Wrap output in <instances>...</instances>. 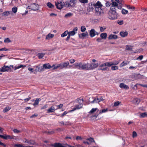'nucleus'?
Wrapping results in <instances>:
<instances>
[{
    "label": "nucleus",
    "instance_id": "nucleus-1",
    "mask_svg": "<svg viewBox=\"0 0 147 147\" xmlns=\"http://www.w3.org/2000/svg\"><path fill=\"white\" fill-rule=\"evenodd\" d=\"M118 17V14L115 10V8L111 7L109 13L108 18L111 20H114L117 19Z\"/></svg>",
    "mask_w": 147,
    "mask_h": 147
},
{
    "label": "nucleus",
    "instance_id": "nucleus-2",
    "mask_svg": "<svg viewBox=\"0 0 147 147\" xmlns=\"http://www.w3.org/2000/svg\"><path fill=\"white\" fill-rule=\"evenodd\" d=\"M11 67H12V69L13 68V67L12 65H10L9 66L4 65L0 68V71L3 72L11 71L12 69Z\"/></svg>",
    "mask_w": 147,
    "mask_h": 147
},
{
    "label": "nucleus",
    "instance_id": "nucleus-3",
    "mask_svg": "<svg viewBox=\"0 0 147 147\" xmlns=\"http://www.w3.org/2000/svg\"><path fill=\"white\" fill-rule=\"evenodd\" d=\"M102 6L100 2L98 1L97 3L91 4V5H89V7L91 8L96 9V8H101Z\"/></svg>",
    "mask_w": 147,
    "mask_h": 147
},
{
    "label": "nucleus",
    "instance_id": "nucleus-4",
    "mask_svg": "<svg viewBox=\"0 0 147 147\" xmlns=\"http://www.w3.org/2000/svg\"><path fill=\"white\" fill-rule=\"evenodd\" d=\"M76 2V0H68L66 1L65 5L66 7H74Z\"/></svg>",
    "mask_w": 147,
    "mask_h": 147
},
{
    "label": "nucleus",
    "instance_id": "nucleus-5",
    "mask_svg": "<svg viewBox=\"0 0 147 147\" xmlns=\"http://www.w3.org/2000/svg\"><path fill=\"white\" fill-rule=\"evenodd\" d=\"M78 101L79 104L75 105L74 108L72 110V111H74L76 110L82 108L83 106L82 102L83 101V100L82 99H79Z\"/></svg>",
    "mask_w": 147,
    "mask_h": 147
},
{
    "label": "nucleus",
    "instance_id": "nucleus-6",
    "mask_svg": "<svg viewBox=\"0 0 147 147\" xmlns=\"http://www.w3.org/2000/svg\"><path fill=\"white\" fill-rule=\"evenodd\" d=\"M95 13L97 16H100L103 13V11L101 8H96L95 9Z\"/></svg>",
    "mask_w": 147,
    "mask_h": 147
},
{
    "label": "nucleus",
    "instance_id": "nucleus-7",
    "mask_svg": "<svg viewBox=\"0 0 147 147\" xmlns=\"http://www.w3.org/2000/svg\"><path fill=\"white\" fill-rule=\"evenodd\" d=\"M91 69V64L89 63H82V69L89 70Z\"/></svg>",
    "mask_w": 147,
    "mask_h": 147
},
{
    "label": "nucleus",
    "instance_id": "nucleus-8",
    "mask_svg": "<svg viewBox=\"0 0 147 147\" xmlns=\"http://www.w3.org/2000/svg\"><path fill=\"white\" fill-rule=\"evenodd\" d=\"M69 63L68 61L64 62L63 63H61L59 64L60 68L62 69L63 68H67V66L69 65Z\"/></svg>",
    "mask_w": 147,
    "mask_h": 147
},
{
    "label": "nucleus",
    "instance_id": "nucleus-9",
    "mask_svg": "<svg viewBox=\"0 0 147 147\" xmlns=\"http://www.w3.org/2000/svg\"><path fill=\"white\" fill-rule=\"evenodd\" d=\"M98 33L93 28L91 29L89 32L90 36L91 37H93L96 35H98Z\"/></svg>",
    "mask_w": 147,
    "mask_h": 147
},
{
    "label": "nucleus",
    "instance_id": "nucleus-10",
    "mask_svg": "<svg viewBox=\"0 0 147 147\" xmlns=\"http://www.w3.org/2000/svg\"><path fill=\"white\" fill-rule=\"evenodd\" d=\"M29 9L34 11L37 10L38 7V5L35 3H33L30 6H28Z\"/></svg>",
    "mask_w": 147,
    "mask_h": 147
},
{
    "label": "nucleus",
    "instance_id": "nucleus-11",
    "mask_svg": "<svg viewBox=\"0 0 147 147\" xmlns=\"http://www.w3.org/2000/svg\"><path fill=\"white\" fill-rule=\"evenodd\" d=\"M65 4L64 2H57L55 3L56 6H57V8L59 9H61L62 8Z\"/></svg>",
    "mask_w": 147,
    "mask_h": 147
},
{
    "label": "nucleus",
    "instance_id": "nucleus-12",
    "mask_svg": "<svg viewBox=\"0 0 147 147\" xmlns=\"http://www.w3.org/2000/svg\"><path fill=\"white\" fill-rule=\"evenodd\" d=\"M78 28L77 27L74 28L72 31L69 32L68 34L71 36H73L77 33Z\"/></svg>",
    "mask_w": 147,
    "mask_h": 147
},
{
    "label": "nucleus",
    "instance_id": "nucleus-13",
    "mask_svg": "<svg viewBox=\"0 0 147 147\" xmlns=\"http://www.w3.org/2000/svg\"><path fill=\"white\" fill-rule=\"evenodd\" d=\"M82 62L75 63L74 64V65L76 68L80 69H82Z\"/></svg>",
    "mask_w": 147,
    "mask_h": 147
},
{
    "label": "nucleus",
    "instance_id": "nucleus-14",
    "mask_svg": "<svg viewBox=\"0 0 147 147\" xmlns=\"http://www.w3.org/2000/svg\"><path fill=\"white\" fill-rule=\"evenodd\" d=\"M88 36V34L87 32H86L81 34H79V37L81 39H84L85 37Z\"/></svg>",
    "mask_w": 147,
    "mask_h": 147
},
{
    "label": "nucleus",
    "instance_id": "nucleus-15",
    "mask_svg": "<svg viewBox=\"0 0 147 147\" xmlns=\"http://www.w3.org/2000/svg\"><path fill=\"white\" fill-rule=\"evenodd\" d=\"M119 86L121 88L125 90H127L129 88V87L128 86L125 85L124 83H120Z\"/></svg>",
    "mask_w": 147,
    "mask_h": 147
},
{
    "label": "nucleus",
    "instance_id": "nucleus-16",
    "mask_svg": "<svg viewBox=\"0 0 147 147\" xmlns=\"http://www.w3.org/2000/svg\"><path fill=\"white\" fill-rule=\"evenodd\" d=\"M117 38L118 36L117 35L112 34L110 35L108 37V39L109 40L116 39Z\"/></svg>",
    "mask_w": 147,
    "mask_h": 147
},
{
    "label": "nucleus",
    "instance_id": "nucleus-17",
    "mask_svg": "<svg viewBox=\"0 0 147 147\" xmlns=\"http://www.w3.org/2000/svg\"><path fill=\"white\" fill-rule=\"evenodd\" d=\"M36 67V69L34 70V73H35V72H40L43 69L42 67H40L38 66H35Z\"/></svg>",
    "mask_w": 147,
    "mask_h": 147
},
{
    "label": "nucleus",
    "instance_id": "nucleus-18",
    "mask_svg": "<svg viewBox=\"0 0 147 147\" xmlns=\"http://www.w3.org/2000/svg\"><path fill=\"white\" fill-rule=\"evenodd\" d=\"M51 66L49 63H46L44 64L43 65V69H49L51 68Z\"/></svg>",
    "mask_w": 147,
    "mask_h": 147
},
{
    "label": "nucleus",
    "instance_id": "nucleus-19",
    "mask_svg": "<svg viewBox=\"0 0 147 147\" xmlns=\"http://www.w3.org/2000/svg\"><path fill=\"white\" fill-rule=\"evenodd\" d=\"M109 64L110 67H111L113 65H117L119 63V62L115 60L114 61H113L109 62Z\"/></svg>",
    "mask_w": 147,
    "mask_h": 147
},
{
    "label": "nucleus",
    "instance_id": "nucleus-20",
    "mask_svg": "<svg viewBox=\"0 0 147 147\" xmlns=\"http://www.w3.org/2000/svg\"><path fill=\"white\" fill-rule=\"evenodd\" d=\"M10 14H12L11 11H5L3 13L2 15L5 17H6L9 16Z\"/></svg>",
    "mask_w": 147,
    "mask_h": 147
},
{
    "label": "nucleus",
    "instance_id": "nucleus-21",
    "mask_svg": "<svg viewBox=\"0 0 147 147\" xmlns=\"http://www.w3.org/2000/svg\"><path fill=\"white\" fill-rule=\"evenodd\" d=\"M129 63V62L128 61H124L123 62L121 63L120 65V67H122L128 64Z\"/></svg>",
    "mask_w": 147,
    "mask_h": 147
},
{
    "label": "nucleus",
    "instance_id": "nucleus-22",
    "mask_svg": "<svg viewBox=\"0 0 147 147\" xmlns=\"http://www.w3.org/2000/svg\"><path fill=\"white\" fill-rule=\"evenodd\" d=\"M120 34L122 37H124L127 35L128 33L126 31H122L120 32Z\"/></svg>",
    "mask_w": 147,
    "mask_h": 147
},
{
    "label": "nucleus",
    "instance_id": "nucleus-23",
    "mask_svg": "<svg viewBox=\"0 0 147 147\" xmlns=\"http://www.w3.org/2000/svg\"><path fill=\"white\" fill-rule=\"evenodd\" d=\"M56 110V109H55L54 106H52L47 110V111L48 113H51L54 112Z\"/></svg>",
    "mask_w": 147,
    "mask_h": 147
},
{
    "label": "nucleus",
    "instance_id": "nucleus-24",
    "mask_svg": "<svg viewBox=\"0 0 147 147\" xmlns=\"http://www.w3.org/2000/svg\"><path fill=\"white\" fill-rule=\"evenodd\" d=\"M54 36V34L51 33H49L46 36L45 39L46 40H50V39L53 38Z\"/></svg>",
    "mask_w": 147,
    "mask_h": 147
},
{
    "label": "nucleus",
    "instance_id": "nucleus-25",
    "mask_svg": "<svg viewBox=\"0 0 147 147\" xmlns=\"http://www.w3.org/2000/svg\"><path fill=\"white\" fill-rule=\"evenodd\" d=\"M107 34L106 33H101L100 35L101 38L104 39H105L107 37Z\"/></svg>",
    "mask_w": 147,
    "mask_h": 147
},
{
    "label": "nucleus",
    "instance_id": "nucleus-26",
    "mask_svg": "<svg viewBox=\"0 0 147 147\" xmlns=\"http://www.w3.org/2000/svg\"><path fill=\"white\" fill-rule=\"evenodd\" d=\"M99 66L102 67L104 66L110 67L109 62H106L102 64H101L99 65Z\"/></svg>",
    "mask_w": 147,
    "mask_h": 147
},
{
    "label": "nucleus",
    "instance_id": "nucleus-27",
    "mask_svg": "<svg viewBox=\"0 0 147 147\" xmlns=\"http://www.w3.org/2000/svg\"><path fill=\"white\" fill-rule=\"evenodd\" d=\"M26 67L25 66L23 65H20L18 66H15L14 67V70H16V69H20V68H24V67Z\"/></svg>",
    "mask_w": 147,
    "mask_h": 147
},
{
    "label": "nucleus",
    "instance_id": "nucleus-28",
    "mask_svg": "<svg viewBox=\"0 0 147 147\" xmlns=\"http://www.w3.org/2000/svg\"><path fill=\"white\" fill-rule=\"evenodd\" d=\"M69 33V32L68 30H66L61 35V36L62 37H64L67 36Z\"/></svg>",
    "mask_w": 147,
    "mask_h": 147
},
{
    "label": "nucleus",
    "instance_id": "nucleus-29",
    "mask_svg": "<svg viewBox=\"0 0 147 147\" xmlns=\"http://www.w3.org/2000/svg\"><path fill=\"white\" fill-rule=\"evenodd\" d=\"M111 5L113 7H117L118 6V3L115 0H112Z\"/></svg>",
    "mask_w": 147,
    "mask_h": 147
},
{
    "label": "nucleus",
    "instance_id": "nucleus-30",
    "mask_svg": "<svg viewBox=\"0 0 147 147\" xmlns=\"http://www.w3.org/2000/svg\"><path fill=\"white\" fill-rule=\"evenodd\" d=\"M41 99L40 98H37L35 100V102L33 104L34 106L37 105L38 104L40 100Z\"/></svg>",
    "mask_w": 147,
    "mask_h": 147
},
{
    "label": "nucleus",
    "instance_id": "nucleus-31",
    "mask_svg": "<svg viewBox=\"0 0 147 147\" xmlns=\"http://www.w3.org/2000/svg\"><path fill=\"white\" fill-rule=\"evenodd\" d=\"M98 65V63H92L91 64V69L93 68H96Z\"/></svg>",
    "mask_w": 147,
    "mask_h": 147
},
{
    "label": "nucleus",
    "instance_id": "nucleus-32",
    "mask_svg": "<svg viewBox=\"0 0 147 147\" xmlns=\"http://www.w3.org/2000/svg\"><path fill=\"white\" fill-rule=\"evenodd\" d=\"M59 64L53 65L52 66H51V68H52L53 69H56L57 68H60V66Z\"/></svg>",
    "mask_w": 147,
    "mask_h": 147
},
{
    "label": "nucleus",
    "instance_id": "nucleus-33",
    "mask_svg": "<svg viewBox=\"0 0 147 147\" xmlns=\"http://www.w3.org/2000/svg\"><path fill=\"white\" fill-rule=\"evenodd\" d=\"M47 6L50 8H53L54 7V5H53L51 2H49L47 3Z\"/></svg>",
    "mask_w": 147,
    "mask_h": 147
},
{
    "label": "nucleus",
    "instance_id": "nucleus-34",
    "mask_svg": "<svg viewBox=\"0 0 147 147\" xmlns=\"http://www.w3.org/2000/svg\"><path fill=\"white\" fill-rule=\"evenodd\" d=\"M4 42L5 43H9L11 42V41L8 38H5L4 40Z\"/></svg>",
    "mask_w": 147,
    "mask_h": 147
},
{
    "label": "nucleus",
    "instance_id": "nucleus-35",
    "mask_svg": "<svg viewBox=\"0 0 147 147\" xmlns=\"http://www.w3.org/2000/svg\"><path fill=\"white\" fill-rule=\"evenodd\" d=\"M147 117V113L146 112H144L143 113H141L140 115V117Z\"/></svg>",
    "mask_w": 147,
    "mask_h": 147
},
{
    "label": "nucleus",
    "instance_id": "nucleus-36",
    "mask_svg": "<svg viewBox=\"0 0 147 147\" xmlns=\"http://www.w3.org/2000/svg\"><path fill=\"white\" fill-rule=\"evenodd\" d=\"M45 54L43 53H38L37 55L39 59L42 58L45 55Z\"/></svg>",
    "mask_w": 147,
    "mask_h": 147
},
{
    "label": "nucleus",
    "instance_id": "nucleus-37",
    "mask_svg": "<svg viewBox=\"0 0 147 147\" xmlns=\"http://www.w3.org/2000/svg\"><path fill=\"white\" fill-rule=\"evenodd\" d=\"M18 8L16 7H13L12 9V12L14 13H16L17 12Z\"/></svg>",
    "mask_w": 147,
    "mask_h": 147
},
{
    "label": "nucleus",
    "instance_id": "nucleus-38",
    "mask_svg": "<svg viewBox=\"0 0 147 147\" xmlns=\"http://www.w3.org/2000/svg\"><path fill=\"white\" fill-rule=\"evenodd\" d=\"M100 102L99 98H95L91 102L92 103H98Z\"/></svg>",
    "mask_w": 147,
    "mask_h": 147
},
{
    "label": "nucleus",
    "instance_id": "nucleus-39",
    "mask_svg": "<svg viewBox=\"0 0 147 147\" xmlns=\"http://www.w3.org/2000/svg\"><path fill=\"white\" fill-rule=\"evenodd\" d=\"M111 69L113 70H116L118 69V67L115 65H112L111 67Z\"/></svg>",
    "mask_w": 147,
    "mask_h": 147
},
{
    "label": "nucleus",
    "instance_id": "nucleus-40",
    "mask_svg": "<svg viewBox=\"0 0 147 147\" xmlns=\"http://www.w3.org/2000/svg\"><path fill=\"white\" fill-rule=\"evenodd\" d=\"M132 47H132L131 46H127L125 48V50L130 51H132Z\"/></svg>",
    "mask_w": 147,
    "mask_h": 147
},
{
    "label": "nucleus",
    "instance_id": "nucleus-41",
    "mask_svg": "<svg viewBox=\"0 0 147 147\" xmlns=\"http://www.w3.org/2000/svg\"><path fill=\"white\" fill-rule=\"evenodd\" d=\"M73 14L72 13H69L65 14L64 17L65 18H67L71 16Z\"/></svg>",
    "mask_w": 147,
    "mask_h": 147
},
{
    "label": "nucleus",
    "instance_id": "nucleus-42",
    "mask_svg": "<svg viewBox=\"0 0 147 147\" xmlns=\"http://www.w3.org/2000/svg\"><path fill=\"white\" fill-rule=\"evenodd\" d=\"M11 108V107H6L3 110V112H6L9 111Z\"/></svg>",
    "mask_w": 147,
    "mask_h": 147
},
{
    "label": "nucleus",
    "instance_id": "nucleus-43",
    "mask_svg": "<svg viewBox=\"0 0 147 147\" xmlns=\"http://www.w3.org/2000/svg\"><path fill=\"white\" fill-rule=\"evenodd\" d=\"M86 30L85 27L84 26H81V31L82 32H84Z\"/></svg>",
    "mask_w": 147,
    "mask_h": 147
},
{
    "label": "nucleus",
    "instance_id": "nucleus-44",
    "mask_svg": "<svg viewBox=\"0 0 147 147\" xmlns=\"http://www.w3.org/2000/svg\"><path fill=\"white\" fill-rule=\"evenodd\" d=\"M121 13L123 14H126L128 13V11L124 9H122L121 11Z\"/></svg>",
    "mask_w": 147,
    "mask_h": 147
},
{
    "label": "nucleus",
    "instance_id": "nucleus-45",
    "mask_svg": "<svg viewBox=\"0 0 147 147\" xmlns=\"http://www.w3.org/2000/svg\"><path fill=\"white\" fill-rule=\"evenodd\" d=\"M140 101V100L138 98H136L134 100V102L137 104H138L139 103Z\"/></svg>",
    "mask_w": 147,
    "mask_h": 147
},
{
    "label": "nucleus",
    "instance_id": "nucleus-46",
    "mask_svg": "<svg viewBox=\"0 0 147 147\" xmlns=\"http://www.w3.org/2000/svg\"><path fill=\"white\" fill-rule=\"evenodd\" d=\"M121 103V102L119 101H117L114 103L113 107H116L119 105Z\"/></svg>",
    "mask_w": 147,
    "mask_h": 147
},
{
    "label": "nucleus",
    "instance_id": "nucleus-47",
    "mask_svg": "<svg viewBox=\"0 0 147 147\" xmlns=\"http://www.w3.org/2000/svg\"><path fill=\"white\" fill-rule=\"evenodd\" d=\"M108 111V109H104L101 110V111H100L99 113L100 114H101L102 113H105L107 111Z\"/></svg>",
    "mask_w": 147,
    "mask_h": 147
},
{
    "label": "nucleus",
    "instance_id": "nucleus-48",
    "mask_svg": "<svg viewBox=\"0 0 147 147\" xmlns=\"http://www.w3.org/2000/svg\"><path fill=\"white\" fill-rule=\"evenodd\" d=\"M79 1L82 3H88V0H79Z\"/></svg>",
    "mask_w": 147,
    "mask_h": 147
},
{
    "label": "nucleus",
    "instance_id": "nucleus-49",
    "mask_svg": "<svg viewBox=\"0 0 147 147\" xmlns=\"http://www.w3.org/2000/svg\"><path fill=\"white\" fill-rule=\"evenodd\" d=\"M25 142H27L29 144H33V145H34L35 144V142H34V141H26Z\"/></svg>",
    "mask_w": 147,
    "mask_h": 147
},
{
    "label": "nucleus",
    "instance_id": "nucleus-50",
    "mask_svg": "<svg viewBox=\"0 0 147 147\" xmlns=\"http://www.w3.org/2000/svg\"><path fill=\"white\" fill-rule=\"evenodd\" d=\"M97 109V108H92L91 110L89 112V113H92L93 112L96 111Z\"/></svg>",
    "mask_w": 147,
    "mask_h": 147
},
{
    "label": "nucleus",
    "instance_id": "nucleus-51",
    "mask_svg": "<svg viewBox=\"0 0 147 147\" xmlns=\"http://www.w3.org/2000/svg\"><path fill=\"white\" fill-rule=\"evenodd\" d=\"M63 104H60L58 105H57L56 106L57 107L56 109L57 110L58 109H61L63 107Z\"/></svg>",
    "mask_w": 147,
    "mask_h": 147
},
{
    "label": "nucleus",
    "instance_id": "nucleus-52",
    "mask_svg": "<svg viewBox=\"0 0 147 147\" xmlns=\"http://www.w3.org/2000/svg\"><path fill=\"white\" fill-rule=\"evenodd\" d=\"M23 145L20 144H16L14 145V147H24Z\"/></svg>",
    "mask_w": 147,
    "mask_h": 147
},
{
    "label": "nucleus",
    "instance_id": "nucleus-53",
    "mask_svg": "<svg viewBox=\"0 0 147 147\" xmlns=\"http://www.w3.org/2000/svg\"><path fill=\"white\" fill-rule=\"evenodd\" d=\"M137 136V133L135 131H133V132L132 136L133 138H135Z\"/></svg>",
    "mask_w": 147,
    "mask_h": 147
},
{
    "label": "nucleus",
    "instance_id": "nucleus-54",
    "mask_svg": "<svg viewBox=\"0 0 147 147\" xmlns=\"http://www.w3.org/2000/svg\"><path fill=\"white\" fill-rule=\"evenodd\" d=\"M13 131L14 133H18L20 132V131L16 129H14Z\"/></svg>",
    "mask_w": 147,
    "mask_h": 147
},
{
    "label": "nucleus",
    "instance_id": "nucleus-55",
    "mask_svg": "<svg viewBox=\"0 0 147 147\" xmlns=\"http://www.w3.org/2000/svg\"><path fill=\"white\" fill-rule=\"evenodd\" d=\"M0 137L3 138L5 139H7L6 135L3 136L0 135Z\"/></svg>",
    "mask_w": 147,
    "mask_h": 147
},
{
    "label": "nucleus",
    "instance_id": "nucleus-56",
    "mask_svg": "<svg viewBox=\"0 0 147 147\" xmlns=\"http://www.w3.org/2000/svg\"><path fill=\"white\" fill-rule=\"evenodd\" d=\"M87 140H89L90 142H94V141L93 138H90L87 139Z\"/></svg>",
    "mask_w": 147,
    "mask_h": 147
},
{
    "label": "nucleus",
    "instance_id": "nucleus-57",
    "mask_svg": "<svg viewBox=\"0 0 147 147\" xmlns=\"http://www.w3.org/2000/svg\"><path fill=\"white\" fill-rule=\"evenodd\" d=\"M9 50L7 49H6L5 48H2L1 49H0V51H7Z\"/></svg>",
    "mask_w": 147,
    "mask_h": 147
},
{
    "label": "nucleus",
    "instance_id": "nucleus-58",
    "mask_svg": "<svg viewBox=\"0 0 147 147\" xmlns=\"http://www.w3.org/2000/svg\"><path fill=\"white\" fill-rule=\"evenodd\" d=\"M105 29H106V28L105 27L104 28V27H100V31L102 32L104 31V30Z\"/></svg>",
    "mask_w": 147,
    "mask_h": 147
},
{
    "label": "nucleus",
    "instance_id": "nucleus-59",
    "mask_svg": "<svg viewBox=\"0 0 147 147\" xmlns=\"http://www.w3.org/2000/svg\"><path fill=\"white\" fill-rule=\"evenodd\" d=\"M75 61V60L74 59H71L69 60L70 63H74Z\"/></svg>",
    "mask_w": 147,
    "mask_h": 147
},
{
    "label": "nucleus",
    "instance_id": "nucleus-60",
    "mask_svg": "<svg viewBox=\"0 0 147 147\" xmlns=\"http://www.w3.org/2000/svg\"><path fill=\"white\" fill-rule=\"evenodd\" d=\"M82 138L80 136H77L76 138V139L77 140H82Z\"/></svg>",
    "mask_w": 147,
    "mask_h": 147
},
{
    "label": "nucleus",
    "instance_id": "nucleus-61",
    "mask_svg": "<svg viewBox=\"0 0 147 147\" xmlns=\"http://www.w3.org/2000/svg\"><path fill=\"white\" fill-rule=\"evenodd\" d=\"M111 4L110 3L107 2L105 3L106 6V7H109L110 6Z\"/></svg>",
    "mask_w": 147,
    "mask_h": 147
},
{
    "label": "nucleus",
    "instance_id": "nucleus-62",
    "mask_svg": "<svg viewBox=\"0 0 147 147\" xmlns=\"http://www.w3.org/2000/svg\"><path fill=\"white\" fill-rule=\"evenodd\" d=\"M38 115L37 114H34V115H32L30 117V118H32L34 117H37L38 116Z\"/></svg>",
    "mask_w": 147,
    "mask_h": 147
},
{
    "label": "nucleus",
    "instance_id": "nucleus-63",
    "mask_svg": "<svg viewBox=\"0 0 147 147\" xmlns=\"http://www.w3.org/2000/svg\"><path fill=\"white\" fill-rule=\"evenodd\" d=\"M143 58V56L142 55L140 56L137 58V59H139L140 60H141Z\"/></svg>",
    "mask_w": 147,
    "mask_h": 147
},
{
    "label": "nucleus",
    "instance_id": "nucleus-64",
    "mask_svg": "<svg viewBox=\"0 0 147 147\" xmlns=\"http://www.w3.org/2000/svg\"><path fill=\"white\" fill-rule=\"evenodd\" d=\"M28 69L29 71H31L32 72H34L33 68L31 67H29Z\"/></svg>",
    "mask_w": 147,
    "mask_h": 147
}]
</instances>
